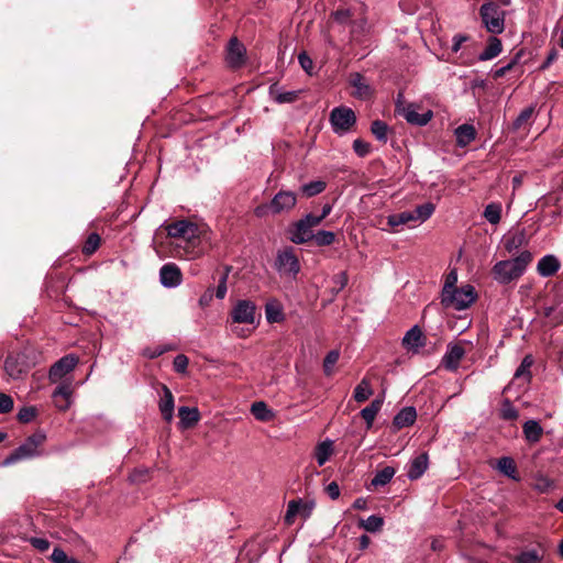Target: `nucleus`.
<instances>
[{
	"instance_id": "obj_1",
	"label": "nucleus",
	"mask_w": 563,
	"mask_h": 563,
	"mask_svg": "<svg viewBox=\"0 0 563 563\" xmlns=\"http://www.w3.org/2000/svg\"><path fill=\"white\" fill-rule=\"evenodd\" d=\"M532 261V254L529 251L521 252L517 257L497 262L492 273L494 279L499 284H509L520 278Z\"/></svg>"
},
{
	"instance_id": "obj_2",
	"label": "nucleus",
	"mask_w": 563,
	"mask_h": 563,
	"mask_svg": "<svg viewBox=\"0 0 563 563\" xmlns=\"http://www.w3.org/2000/svg\"><path fill=\"white\" fill-rule=\"evenodd\" d=\"M477 298L475 288L472 285H465L461 288L442 290L441 305L444 308H452L461 311L467 309Z\"/></svg>"
},
{
	"instance_id": "obj_3",
	"label": "nucleus",
	"mask_w": 563,
	"mask_h": 563,
	"mask_svg": "<svg viewBox=\"0 0 563 563\" xmlns=\"http://www.w3.org/2000/svg\"><path fill=\"white\" fill-rule=\"evenodd\" d=\"M479 16L487 32L501 34L505 31L506 12L493 0H486L481 5Z\"/></svg>"
},
{
	"instance_id": "obj_4",
	"label": "nucleus",
	"mask_w": 563,
	"mask_h": 563,
	"mask_svg": "<svg viewBox=\"0 0 563 563\" xmlns=\"http://www.w3.org/2000/svg\"><path fill=\"white\" fill-rule=\"evenodd\" d=\"M46 435L43 432H36L30 435L21 445H19L4 461V464H11L20 460L31 459L38 455V448L45 442Z\"/></svg>"
},
{
	"instance_id": "obj_5",
	"label": "nucleus",
	"mask_w": 563,
	"mask_h": 563,
	"mask_svg": "<svg viewBox=\"0 0 563 563\" xmlns=\"http://www.w3.org/2000/svg\"><path fill=\"white\" fill-rule=\"evenodd\" d=\"M319 225V220L311 213L306 214L291 224L289 229V239L296 244H303L312 241L313 228Z\"/></svg>"
},
{
	"instance_id": "obj_6",
	"label": "nucleus",
	"mask_w": 563,
	"mask_h": 563,
	"mask_svg": "<svg viewBox=\"0 0 563 563\" xmlns=\"http://www.w3.org/2000/svg\"><path fill=\"white\" fill-rule=\"evenodd\" d=\"M330 124L338 135H344L351 131L356 123L355 112L347 107H336L330 112Z\"/></svg>"
},
{
	"instance_id": "obj_7",
	"label": "nucleus",
	"mask_w": 563,
	"mask_h": 563,
	"mask_svg": "<svg viewBox=\"0 0 563 563\" xmlns=\"http://www.w3.org/2000/svg\"><path fill=\"white\" fill-rule=\"evenodd\" d=\"M168 236L183 239L189 243H195L200 236L199 227L188 220H179L166 225Z\"/></svg>"
},
{
	"instance_id": "obj_8",
	"label": "nucleus",
	"mask_w": 563,
	"mask_h": 563,
	"mask_svg": "<svg viewBox=\"0 0 563 563\" xmlns=\"http://www.w3.org/2000/svg\"><path fill=\"white\" fill-rule=\"evenodd\" d=\"M230 318L233 323L254 324L256 320V305L247 299L238 300L232 307Z\"/></svg>"
},
{
	"instance_id": "obj_9",
	"label": "nucleus",
	"mask_w": 563,
	"mask_h": 563,
	"mask_svg": "<svg viewBox=\"0 0 563 563\" xmlns=\"http://www.w3.org/2000/svg\"><path fill=\"white\" fill-rule=\"evenodd\" d=\"M79 358L75 354H67L55 362L48 371V379L55 384L64 379L77 366Z\"/></svg>"
},
{
	"instance_id": "obj_10",
	"label": "nucleus",
	"mask_w": 563,
	"mask_h": 563,
	"mask_svg": "<svg viewBox=\"0 0 563 563\" xmlns=\"http://www.w3.org/2000/svg\"><path fill=\"white\" fill-rule=\"evenodd\" d=\"M276 268L280 274L296 277L300 271V264L292 249H285L277 254Z\"/></svg>"
},
{
	"instance_id": "obj_11",
	"label": "nucleus",
	"mask_w": 563,
	"mask_h": 563,
	"mask_svg": "<svg viewBox=\"0 0 563 563\" xmlns=\"http://www.w3.org/2000/svg\"><path fill=\"white\" fill-rule=\"evenodd\" d=\"M297 205V195L291 190L278 191L269 201L271 213L289 212Z\"/></svg>"
},
{
	"instance_id": "obj_12",
	"label": "nucleus",
	"mask_w": 563,
	"mask_h": 563,
	"mask_svg": "<svg viewBox=\"0 0 563 563\" xmlns=\"http://www.w3.org/2000/svg\"><path fill=\"white\" fill-rule=\"evenodd\" d=\"M73 393L71 380L62 382L52 394L54 406L59 411L68 410L73 405Z\"/></svg>"
},
{
	"instance_id": "obj_13",
	"label": "nucleus",
	"mask_w": 563,
	"mask_h": 563,
	"mask_svg": "<svg viewBox=\"0 0 563 563\" xmlns=\"http://www.w3.org/2000/svg\"><path fill=\"white\" fill-rule=\"evenodd\" d=\"M313 507V503H305L301 499L290 500L287 505L285 523L288 526L292 525L298 515L308 518L311 515Z\"/></svg>"
},
{
	"instance_id": "obj_14",
	"label": "nucleus",
	"mask_w": 563,
	"mask_h": 563,
	"mask_svg": "<svg viewBox=\"0 0 563 563\" xmlns=\"http://www.w3.org/2000/svg\"><path fill=\"white\" fill-rule=\"evenodd\" d=\"M418 109V104L409 103L401 109V115L410 124L418 126L427 125L433 118V112L431 110H427L423 113H419Z\"/></svg>"
},
{
	"instance_id": "obj_15",
	"label": "nucleus",
	"mask_w": 563,
	"mask_h": 563,
	"mask_svg": "<svg viewBox=\"0 0 563 563\" xmlns=\"http://www.w3.org/2000/svg\"><path fill=\"white\" fill-rule=\"evenodd\" d=\"M4 371L12 379H22L27 374V365L23 356L9 355L4 361Z\"/></svg>"
},
{
	"instance_id": "obj_16",
	"label": "nucleus",
	"mask_w": 563,
	"mask_h": 563,
	"mask_svg": "<svg viewBox=\"0 0 563 563\" xmlns=\"http://www.w3.org/2000/svg\"><path fill=\"white\" fill-rule=\"evenodd\" d=\"M246 49L236 37L229 41L227 49V62L233 68L241 67L245 62Z\"/></svg>"
},
{
	"instance_id": "obj_17",
	"label": "nucleus",
	"mask_w": 563,
	"mask_h": 563,
	"mask_svg": "<svg viewBox=\"0 0 563 563\" xmlns=\"http://www.w3.org/2000/svg\"><path fill=\"white\" fill-rule=\"evenodd\" d=\"M465 354L466 351L461 343L449 344L441 361L442 365L449 371H455Z\"/></svg>"
},
{
	"instance_id": "obj_18",
	"label": "nucleus",
	"mask_w": 563,
	"mask_h": 563,
	"mask_svg": "<svg viewBox=\"0 0 563 563\" xmlns=\"http://www.w3.org/2000/svg\"><path fill=\"white\" fill-rule=\"evenodd\" d=\"M350 85L354 88L353 96L360 100H368L373 96V88L360 73L350 75Z\"/></svg>"
},
{
	"instance_id": "obj_19",
	"label": "nucleus",
	"mask_w": 563,
	"mask_h": 563,
	"mask_svg": "<svg viewBox=\"0 0 563 563\" xmlns=\"http://www.w3.org/2000/svg\"><path fill=\"white\" fill-rule=\"evenodd\" d=\"M159 278L162 285L168 288L179 286L183 280L179 267L173 263H168L162 266L159 271Z\"/></svg>"
},
{
	"instance_id": "obj_20",
	"label": "nucleus",
	"mask_w": 563,
	"mask_h": 563,
	"mask_svg": "<svg viewBox=\"0 0 563 563\" xmlns=\"http://www.w3.org/2000/svg\"><path fill=\"white\" fill-rule=\"evenodd\" d=\"M429 466L428 453L423 452L413 457L408 464L407 476L411 481L420 478Z\"/></svg>"
},
{
	"instance_id": "obj_21",
	"label": "nucleus",
	"mask_w": 563,
	"mask_h": 563,
	"mask_svg": "<svg viewBox=\"0 0 563 563\" xmlns=\"http://www.w3.org/2000/svg\"><path fill=\"white\" fill-rule=\"evenodd\" d=\"M402 345L412 352H418L424 345V338L422 331L418 325L412 327L402 338Z\"/></svg>"
},
{
	"instance_id": "obj_22",
	"label": "nucleus",
	"mask_w": 563,
	"mask_h": 563,
	"mask_svg": "<svg viewBox=\"0 0 563 563\" xmlns=\"http://www.w3.org/2000/svg\"><path fill=\"white\" fill-rule=\"evenodd\" d=\"M561 267L556 256L549 254L540 258L537 265L538 274L542 277L553 276Z\"/></svg>"
},
{
	"instance_id": "obj_23",
	"label": "nucleus",
	"mask_w": 563,
	"mask_h": 563,
	"mask_svg": "<svg viewBox=\"0 0 563 563\" xmlns=\"http://www.w3.org/2000/svg\"><path fill=\"white\" fill-rule=\"evenodd\" d=\"M178 416L180 419L179 426L181 429L192 428L200 420V412L196 407H179Z\"/></svg>"
},
{
	"instance_id": "obj_24",
	"label": "nucleus",
	"mask_w": 563,
	"mask_h": 563,
	"mask_svg": "<svg viewBox=\"0 0 563 563\" xmlns=\"http://www.w3.org/2000/svg\"><path fill=\"white\" fill-rule=\"evenodd\" d=\"M533 364V358L531 355H526L521 361V364L516 369L514 375V383H518L519 386H526L531 380V372L530 368Z\"/></svg>"
},
{
	"instance_id": "obj_25",
	"label": "nucleus",
	"mask_w": 563,
	"mask_h": 563,
	"mask_svg": "<svg viewBox=\"0 0 563 563\" xmlns=\"http://www.w3.org/2000/svg\"><path fill=\"white\" fill-rule=\"evenodd\" d=\"M162 390H163V397L158 404L159 411H161L163 418L167 422H170L174 417V396H173L170 389L166 385H163Z\"/></svg>"
},
{
	"instance_id": "obj_26",
	"label": "nucleus",
	"mask_w": 563,
	"mask_h": 563,
	"mask_svg": "<svg viewBox=\"0 0 563 563\" xmlns=\"http://www.w3.org/2000/svg\"><path fill=\"white\" fill-rule=\"evenodd\" d=\"M299 90L282 91L277 84L269 87V96L277 103H291L299 97Z\"/></svg>"
},
{
	"instance_id": "obj_27",
	"label": "nucleus",
	"mask_w": 563,
	"mask_h": 563,
	"mask_svg": "<svg viewBox=\"0 0 563 563\" xmlns=\"http://www.w3.org/2000/svg\"><path fill=\"white\" fill-rule=\"evenodd\" d=\"M417 419V412L413 407L402 408L394 418L393 424L397 429L412 426Z\"/></svg>"
},
{
	"instance_id": "obj_28",
	"label": "nucleus",
	"mask_w": 563,
	"mask_h": 563,
	"mask_svg": "<svg viewBox=\"0 0 563 563\" xmlns=\"http://www.w3.org/2000/svg\"><path fill=\"white\" fill-rule=\"evenodd\" d=\"M456 143L459 146H467L476 137V130L471 124H462L454 131Z\"/></svg>"
},
{
	"instance_id": "obj_29",
	"label": "nucleus",
	"mask_w": 563,
	"mask_h": 563,
	"mask_svg": "<svg viewBox=\"0 0 563 563\" xmlns=\"http://www.w3.org/2000/svg\"><path fill=\"white\" fill-rule=\"evenodd\" d=\"M503 44L501 41L496 36H490L488 38L487 46L485 49L479 54L478 59L479 60H490L498 56L501 53Z\"/></svg>"
},
{
	"instance_id": "obj_30",
	"label": "nucleus",
	"mask_w": 563,
	"mask_h": 563,
	"mask_svg": "<svg viewBox=\"0 0 563 563\" xmlns=\"http://www.w3.org/2000/svg\"><path fill=\"white\" fill-rule=\"evenodd\" d=\"M523 434L528 442L537 443L543 434V429L538 421L528 420L523 424Z\"/></svg>"
},
{
	"instance_id": "obj_31",
	"label": "nucleus",
	"mask_w": 563,
	"mask_h": 563,
	"mask_svg": "<svg viewBox=\"0 0 563 563\" xmlns=\"http://www.w3.org/2000/svg\"><path fill=\"white\" fill-rule=\"evenodd\" d=\"M251 412L256 420L267 422L275 418V413L264 401H255L251 406Z\"/></svg>"
},
{
	"instance_id": "obj_32",
	"label": "nucleus",
	"mask_w": 563,
	"mask_h": 563,
	"mask_svg": "<svg viewBox=\"0 0 563 563\" xmlns=\"http://www.w3.org/2000/svg\"><path fill=\"white\" fill-rule=\"evenodd\" d=\"M266 319L269 323H277L284 320V311L282 305L274 300L269 301L265 306Z\"/></svg>"
},
{
	"instance_id": "obj_33",
	"label": "nucleus",
	"mask_w": 563,
	"mask_h": 563,
	"mask_svg": "<svg viewBox=\"0 0 563 563\" xmlns=\"http://www.w3.org/2000/svg\"><path fill=\"white\" fill-rule=\"evenodd\" d=\"M497 470L507 477L514 481H519V477L517 475V466L511 457H500L497 462Z\"/></svg>"
},
{
	"instance_id": "obj_34",
	"label": "nucleus",
	"mask_w": 563,
	"mask_h": 563,
	"mask_svg": "<svg viewBox=\"0 0 563 563\" xmlns=\"http://www.w3.org/2000/svg\"><path fill=\"white\" fill-rule=\"evenodd\" d=\"M382 400L375 399L367 407L361 410V416L365 420L367 429L372 428L373 422L382 408Z\"/></svg>"
},
{
	"instance_id": "obj_35",
	"label": "nucleus",
	"mask_w": 563,
	"mask_h": 563,
	"mask_svg": "<svg viewBox=\"0 0 563 563\" xmlns=\"http://www.w3.org/2000/svg\"><path fill=\"white\" fill-rule=\"evenodd\" d=\"M333 453V443L330 440H325L317 445L314 456L319 466L325 464Z\"/></svg>"
},
{
	"instance_id": "obj_36",
	"label": "nucleus",
	"mask_w": 563,
	"mask_h": 563,
	"mask_svg": "<svg viewBox=\"0 0 563 563\" xmlns=\"http://www.w3.org/2000/svg\"><path fill=\"white\" fill-rule=\"evenodd\" d=\"M526 236L523 232H517L505 239L504 247L509 254L517 252L525 243Z\"/></svg>"
},
{
	"instance_id": "obj_37",
	"label": "nucleus",
	"mask_w": 563,
	"mask_h": 563,
	"mask_svg": "<svg viewBox=\"0 0 563 563\" xmlns=\"http://www.w3.org/2000/svg\"><path fill=\"white\" fill-rule=\"evenodd\" d=\"M396 471L391 466H386L378 471L371 481V485L374 487L385 486L394 477Z\"/></svg>"
},
{
	"instance_id": "obj_38",
	"label": "nucleus",
	"mask_w": 563,
	"mask_h": 563,
	"mask_svg": "<svg viewBox=\"0 0 563 563\" xmlns=\"http://www.w3.org/2000/svg\"><path fill=\"white\" fill-rule=\"evenodd\" d=\"M434 209L433 203L427 202L416 207L410 213L413 217V221L424 222L433 214Z\"/></svg>"
},
{
	"instance_id": "obj_39",
	"label": "nucleus",
	"mask_w": 563,
	"mask_h": 563,
	"mask_svg": "<svg viewBox=\"0 0 563 563\" xmlns=\"http://www.w3.org/2000/svg\"><path fill=\"white\" fill-rule=\"evenodd\" d=\"M373 395V389L369 382L363 378L361 383L355 387L353 397L357 402H364Z\"/></svg>"
},
{
	"instance_id": "obj_40",
	"label": "nucleus",
	"mask_w": 563,
	"mask_h": 563,
	"mask_svg": "<svg viewBox=\"0 0 563 563\" xmlns=\"http://www.w3.org/2000/svg\"><path fill=\"white\" fill-rule=\"evenodd\" d=\"M483 216L490 224H498L501 218V205L498 202L488 203Z\"/></svg>"
},
{
	"instance_id": "obj_41",
	"label": "nucleus",
	"mask_w": 563,
	"mask_h": 563,
	"mask_svg": "<svg viewBox=\"0 0 563 563\" xmlns=\"http://www.w3.org/2000/svg\"><path fill=\"white\" fill-rule=\"evenodd\" d=\"M327 184L323 180H313L301 186V191L307 197H313L323 192Z\"/></svg>"
},
{
	"instance_id": "obj_42",
	"label": "nucleus",
	"mask_w": 563,
	"mask_h": 563,
	"mask_svg": "<svg viewBox=\"0 0 563 563\" xmlns=\"http://www.w3.org/2000/svg\"><path fill=\"white\" fill-rule=\"evenodd\" d=\"M543 558L538 550L531 549L522 551L515 558L516 563H539Z\"/></svg>"
},
{
	"instance_id": "obj_43",
	"label": "nucleus",
	"mask_w": 563,
	"mask_h": 563,
	"mask_svg": "<svg viewBox=\"0 0 563 563\" xmlns=\"http://www.w3.org/2000/svg\"><path fill=\"white\" fill-rule=\"evenodd\" d=\"M411 221H413V217L410 211H404L387 217V223L393 228L407 224Z\"/></svg>"
},
{
	"instance_id": "obj_44",
	"label": "nucleus",
	"mask_w": 563,
	"mask_h": 563,
	"mask_svg": "<svg viewBox=\"0 0 563 563\" xmlns=\"http://www.w3.org/2000/svg\"><path fill=\"white\" fill-rule=\"evenodd\" d=\"M371 132L378 141L385 143L387 141L388 125L384 121L375 120L372 122Z\"/></svg>"
},
{
	"instance_id": "obj_45",
	"label": "nucleus",
	"mask_w": 563,
	"mask_h": 563,
	"mask_svg": "<svg viewBox=\"0 0 563 563\" xmlns=\"http://www.w3.org/2000/svg\"><path fill=\"white\" fill-rule=\"evenodd\" d=\"M312 240L318 246H328L334 243L335 234L332 231L320 230L313 234Z\"/></svg>"
},
{
	"instance_id": "obj_46",
	"label": "nucleus",
	"mask_w": 563,
	"mask_h": 563,
	"mask_svg": "<svg viewBox=\"0 0 563 563\" xmlns=\"http://www.w3.org/2000/svg\"><path fill=\"white\" fill-rule=\"evenodd\" d=\"M101 239L97 233H90L82 246V253L85 255L93 254L100 246Z\"/></svg>"
},
{
	"instance_id": "obj_47",
	"label": "nucleus",
	"mask_w": 563,
	"mask_h": 563,
	"mask_svg": "<svg viewBox=\"0 0 563 563\" xmlns=\"http://www.w3.org/2000/svg\"><path fill=\"white\" fill-rule=\"evenodd\" d=\"M384 520L382 517L372 515L366 520H362L361 526L368 532H377L382 529Z\"/></svg>"
},
{
	"instance_id": "obj_48",
	"label": "nucleus",
	"mask_w": 563,
	"mask_h": 563,
	"mask_svg": "<svg viewBox=\"0 0 563 563\" xmlns=\"http://www.w3.org/2000/svg\"><path fill=\"white\" fill-rule=\"evenodd\" d=\"M340 357V352L338 350L330 351L324 360H323V371L327 376L332 375V368L336 364Z\"/></svg>"
},
{
	"instance_id": "obj_49",
	"label": "nucleus",
	"mask_w": 563,
	"mask_h": 563,
	"mask_svg": "<svg viewBox=\"0 0 563 563\" xmlns=\"http://www.w3.org/2000/svg\"><path fill=\"white\" fill-rule=\"evenodd\" d=\"M500 417L505 420H516L519 417L518 410L512 406L510 400L505 399L503 401Z\"/></svg>"
},
{
	"instance_id": "obj_50",
	"label": "nucleus",
	"mask_w": 563,
	"mask_h": 563,
	"mask_svg": "<svg viewBox=\"0 0 563 563\" xmlns=\"http://www.w3.org/2000/svg\"><path fill=\"white\" fill-rule=\"evenodd\" d=\"M49 559L53 563H80L75 558L68 556L60 548H54Z\"/></svg>"
},
{
	"instance_id": "obj_51",
	"label": "nucleus",
	"mask_w": 563,
	"mask_h": 563,
	"mask_svg": "<svg viewBox=\"0 0 563 563\" xmlns=\"http://www.w3.org/2000/svg\"><path fill=\"white\" fill-rule=\"evenodd\" d=\"M230 271H231L230 267H225L224 273L222 274L221 278L219 279V284H218V287L216 290V297L218 299H223L227 295V291H228L227 283H228Z\"/></svg>"
},
{
	"instance_id": "obj_52",
	"label": "nucleus",
	"mask_w": 563,
	"mask_h": 563,
	"mask_svg": "<svg viewBox=\"0 0 563 563\" xmlns=\"http://www.w3.org/2000/svg\"><path fill=\"white\" fill-rule=\"evenodd\" d=\"M534 112V108L533 107H528V108H525L520 113L519 115L517 117V119L515 120L514 122V126L515 129H520L521 126H523L526 123H528V121L531 119L532 114Z\"/></svg>"
},
{
	"instance_id": "obj_53",
	"label": "nucleus",
	"mask_w": 563,
	"mask_h": 563,
	"mask_svg": "<svg viewBox=\"0 0 563 563\" xmlns=\"http://www.w3.org/2000/svg\"><path fill=\"white\" fill-rule=\"evenodd\" d=\"M353 150L360 157H365L371 152V144L362 139H356L353 142Z\"/></svg>"
},
{
	"instance_id": "obj_54",
	"label": "nucleus",
	"mask_w": 563,
	"mask_h": 563,
	"mask_svg": "<svg viewBox=\"0 0 563 563\" xmlns=\"http://www.w3.org/2000/svg\"><path fill=\"white\" fill-rule=\"evenodd\" d=\"M36 417V409L34 407H23L18 412V419L21 422H30Z\"/></svg>"
},
{
	"instance_id": "obj_55",
	"label": "nucleus",
	"mask_w": 563,
	"mask_h": 563,
	"mask_svg": "<svg viewBox=\"0 0 563 563\" xmlns=\"http://www.w3.org/2000/svg\"><path fill=\"white\" fill-rule=\"evenodd\" d=\"M188 363H189V360H188V357L186 355L178 354L174 358V362H173V366H174L175 372L181 373V374L186 373L187 367H188Z\"/></svg>"
},
{
	"instance_id": "obj_56",
	"label": "nucleus",
	"mask_w": 563,
	"mask_h": 563,
	"mask_svg": "<svg viewBox=\"0 0 563 563\" xmlns=\"http://www.w3.org/2000/svg\"><path fill=\"white\" fill-rule=\"evenodd\" d=\"M13 409V399L11 396L0 393V413H8Z\"/></svg>"
},
{
	"instance_id": "obj_57",
	"label": "nucleus",
	"mask_w": 563,
	"mask_h": 563,
	"mask_svg": "<svg viewBox=\"0 0 563 563\" xmlns=\"http://www.w3.org/2000/svg\"><path fill=\"white\" fill-rule=\"evenodd\" d=\"M29 542L40 552H45L49 549V542L44 538L32 537L29 539Z\"/></svg>"
},
{
	"instance_id": "obj_58",
	"label": "nucleus",
	"mask_w": 563,
	"mask_h": 563,
	"mask_svg": "<svg viewBox=\"0 0 563 563\" xmlns=\"http://www.w3.org/2000/svg\"><path fill=\"white\" fill-rule=\"evenodd\" d=\"M333 19L339 23H346L352 16L350 9H339L332 13Z\"/></svg>"
},
{
	"instance_id": "obj_59",
	"label": "nucleus",
	"mask_w": 563,
	"mask_h": 563,
	"mask_svg": "<svg viewBox=\"0 0 563 563\" xmlns=\"http://www.w3.org/2000/svg\"><path fill=\"white\" fill-rule=\"evenodd\" d=\"M457 283V273L455 271H451L445 279L444 286L442 290H451L453 288H456Z\"/></svg>"
},
{
	"instance_id": "obj_60",
	"label": "nucleus",
	"mask_w": 563,
	"mask_h": 563,
	"mask_svg": "<svg viewBox=\"0 0 563 563\" xmlns=\"http://www.w3.org/2000/svg\"><path fill=\"white\" fill-rule=\"evenodd\" d=\"M298 62H299L300 66L307 73H310V70L312 69L313 63H312V59L305 52H302L298 55Z\"/></svg>"
},
{
	"instance_id": "obj_61",
	"label": "nucleus",
	"mask_w": 563,
	"mask_h": 563,
	"mask_svg": "<svg viewBox=\"0 0 563 563\" xmlns=\"http://www.w3.org/2000/svg\"><path fill=\"white\" fill-rule=\"evenodd\" d=\"M366 21L361 19L360 21H354L352 25L351 33L353 36H357L361 33L365 32Z\"/></svg>"
},
{
	"instance_id": "obj_62",
	"label": "nucleus",
	"mask_w": 563,
	"mask_h": 563,
	"mask_svg": "<svg viewBox=\"0 0 563 563\" xmlns=\"http://www.w3.org/2000/svg\"><path fill=\"white\" fill-rule=\"evenodd\" d=\"M325 492L331 499H338L340 496V487L335 482H331L327 487Z\"/></svg>"
},
{
	"instance_id": "obj_63",
	"label": "nucleus",
	"mask_w": 563,
	"mask_h": 563,
	"mask_svg": "<svg viewBox=\"0 0 563 563\" xmlns=\"http://www.w3.org/2000/svg\"><path fill=\"white\" fill-rule=\"evenodd\" d=\"M516 59H512L510 63H508L506 66H503L494 71V78H500L505 76L509 70L514 68L516 65Z\"/></svg>"
},
{
	"instance_id": "obj_64",
	"label": "nucleus",
	"mask_w": 563,
	"mask_h": 563,
	"mask_svg": "<svg viewBox=\"0 0 563 563\" xmlns=\"http://www.w3.org/2000/svg\"><path fill=\"white\" fill-rule=\"evenodd\" d=\"M468 40V37L466 35H463V34H456L454 35L453 37V44H452V51L454 53L459 52L462 44L464 42H466Z\"/></svg>"
}]
</instances>
